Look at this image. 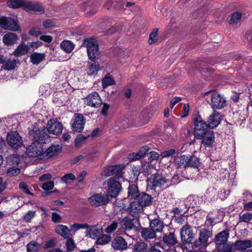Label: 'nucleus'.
Wrapping results in <instances>:
<instances>
[{
    "label": "nucleus",
    "instance_id": "obj_23",
    "mask_svg": "<svg viewBox=\"0 0 252 252\" xmlns=\"http://www.w3.org/2000/svg\"><path fill=\"white\" fill-rule=\"evenodd\" d=\"M18 36L12 32H8L3 37L2 41L7 46H11L16 43Z\"/></svg>",
    "mask_w": 252,
    "mask_h": 252
},
{
    "label": "nucleus",
    "instance_id": "obj_18",
    "mask_svg": "<svg viewBox=\"0 0 252 252\" xmlns=\"http://www.w3.org/2000/svg\"><path fill=\"white\" fill-rule=\"evenodd\" d=\"M128 212L131 216L136 218L143 212V207L135 200L130 203Z\"/></svg>",
    "mask_w": 252,
    "mask_h": 252
},
{
    "label": "nucleus",
    "instance_id": "obj_27",
    "mask_svg": "<svg viewBox=\"0 0 252 252\" xmlns=\"http://www.w3.org/2000/svg\"><path fill=\"white\" fill-rule=\"evenodd\" d=\"M194 124V132L196 131V129H202L207 127V124L201 120V117L199 114L195 115L193 119Z\"/></svg>",
    "mask_w": 252,
    "mask_h": 252
},
{
    "label": "nucleus",
    "instance_id": "obj_9",
    "mask_svg": "<svg viewBox=\"0 0 252 252\" xmlns=\"http://www.w3.org/2000/svg\"><path fill=\"white\" fill-rule=\"evenodd\" d=\"M108 192L111 197H116L120 193L122 187L121 184L115 178L111 177L107 181Z\"/></svg>",
    "mask_w": 252,
    "mask_h": 252
},
{
    "label": "nucleus",
    "instance_id": "obj_17",
    "mask_svg": "<svg viewBox=\"0 0 252 252\" xmlns=\"http://www.w3.org/2000/svg\"><path fill=\"white\" fill-rule=\"evenodd\" d=\"M166 182L165 178L158 173L154 174L148 179V185L152 188L164 186Z\"/></svg>",
    "mask_w": 252,
    "mask_h": 252
},
{
    "label": "nucleus",
    "instance_id": "obj_32",
    "mask_svg": "<svg viewBox=\"0 0 252 252\" xmlns=\"http://www.w3.org/2000/svg\"><path fill=\"white\" fill-rule=\"evenodd\" d=\"M29 50V47L27 45L25 44H21L13 52V54L16 57H19L26 54Z\"/></svg>",
    "mask_w": 252,
    "mask_h": 252
},
{
    "label": "nucleus",
    "instance_id": "obj_34",
    "mask_svg": "<svg viewBox=\"0 0 252 252\" xmlns=\"http://www.w3.org/2000/svg\"><path fill=\"white\" fill-rule=\"evenodd\" d=\"M187 159V156L183 155L177 157L175 159V164L178 168H187L188 165Z\"/></svg>",
    "mask_w": 252,
    "mask_h": 252
},
{
    "label": "nucleus",
    "instance_id": "obj_28",
    "mask_svg": "<svg viewBox=\"0 0 252 252\" xmlns=\"http://www.w3.org/2000/svg\"><path fill=\"white\" fill-rule=\"evenodd\" d=\"M163 241L165 244L168 246H173L178 242L174 233L171 232L164 235L163 237Z\"/></svg>",
    "mask_w": 252,
    "mask_h": 252
},
{
    "label": "nucleus",
    "instance_id": "obj_51",
    "mask_svg": "<svg viewBox=\"0 0 252 252\" xmlns=\"http://www.w3.org/2000/svg\"><path fill=\"white\" fill-rule=\"evenodd\" d=\"M240 222H249L252 220V213L247 212L240 215Z\"/></svg>",
    "mask_w": 252,
    "mask_h": 252
},
{
    "label": "nucleus",
    "instance_id": "obj_56",
    "mask_svg": "<svg viewBox=\"0 0 252 252\" xmlns=\"http://www.w3.org/2000/svg\"><path fill=\"white\" fill-rule=\"evenodd\" d=\"M20 172V168L13 166L8 169L7 173L9 176H16L19 174Z\"/></svg>",
    "mask_w": 252,
    "mask_h": 252
},
{
    "label": "nucleus",
    "instance_id": "obj_21",
    "mask_svg": "<svg viewBox=\"0 0 252 252\" xmlns=\"http://www.w3.org/2000/svg\"><path fill=\"white\" fill-rule=\"evenodd\" d=\"M56 232L63 237L64 239H67L71 236V230L65 225L59 224L55 228Z\"/></svg>",
    "mask_w": 252,
    "mask_h": 252
},
{
    "label": "nucleus",
    "instance_id": "obj_39",
    "mask_svg": "<svg viewBox=\"0 0 252 252\" xmlns=\"http://www.w3.org/2000/svg\"><path fill=\"white\" fill-rule=\"evenodd\" d=\"M100 69V65L99 63H91L88 65V71L87 74L88 75H93L94 74H96L98 71Z\"/></svg>",
    "mask_w": 252,
    "mask_h": 252
},
{
    "label": "nucleus",
    "instance_id": "obj_3",
    "mask_svg": "<svg viewBox=\"0 0 252 252\" xmlns=\"http://www.w3.org/2000/svg\"><path fill=\"white\" fill-rule=\"evenodd\" d=\"M196 138L202 140L201 144L205 147H211L215 141V135L212 130L206 128L196 129L194 132Z\"/></svg>",
    "mask_w": 252,
    "mask_h": 252
},
{
    "label": "nucleus",
    "instance_id": "obj_50",
    "mask_svg": "<svg viewBox=\"0 0 252 252\" xmlns=\"http://www.w3.org/2000/svg\"><path fill=\"white\" fill-rule=\"evenodd\" d=\"M89 227V225L87 223H83V224H78V223H74L72 225H70L71 230L75 232L78 230L83 228H88Z\"/></svg>",
    "mask_w": 252,
    "mask_h": 252
},
{
    "label": "nucleus",
    "instance_id": "obj_54",
    "mask_svg": "<svg viewBox=\"0 0 252 252\" xmlns=\"http://www.w3.org/2000/svg\"><path fill=\"white\" fill-rule=\"evenodd\" d=\"M118 223L116 221H113L105 229V232L107 233H111L114 232L118 227Z\"/></svg>",
    "mask_w": 252,
    "mask_h": 252
},
{
    "label": "nucleus",
    "instance_id": "obj_58",
    "mask_svg": "<svg viewBox=\"0 0 252 252\" xmlns=\"http://www.w3.org/2000/svg\"><path fill=\"white\" fill-rule=\"evenodd\" d=\"M35 212L33 211H28L24 216L23 220L26 222H30L31 220L34 217Z\"/></svg>",
    "mask_w": 252,
    "mask_h": 252
},
{
    "label": "nucleus",
    "instance_id": "obj_61",
    "mask_svg": "<svg viewBox=\"0 0 252 252\" xmlns=\"http://www.w3.org/2000/svg\"><path fill=\"white\" fill-rule=\"evenodd\" d=\"M176 153V150L174 149L165 151L161 153L160 156L162 158H167L170 157Z\"/></svg>",
    "mask_w": 252,
    "mask_h": 252
},
{
    "label": "nucleus",
    "instance_id": "obj_8",
    "mask_svg": "<svg viewBox=\"0 0 252 252\" xmlns=\"http://www.w3.org/2000/svg\"><path fill=\"white\" fill-rule=\"evenodd\" d=\"M8 144L13 149H18L23 145L21 136L16 131L9 132L7 135Z\"/></svg>",
    "mask_w": 252,
    "mask_h": 252
},
{
    "label": "nucleus",
    "instance_id": "obj_59",
    "mask_svg": "<svg viewBox=\"0 0 252 252\" xmlns=\"http://www.w3.org/2000/svg\"><path fill=\"white\" fill-rule=\"evenodd\" d=\"M89 136H84L83 134H78L75 139V145L76 146H79L82 142H83Z\"/></svg>",
    "mask_w": 252,
    "mask_h": 252
},
{
    "label": "nucleus",
    "instance_id": "obj_42",
    "mask_svg": "<svg viewBox=\"0 0 252 252\" xmlns=\"http://www.w3.org/2000/svg\"><path fill=\"white\" fill-rule=\"evenodd\" d=\"M40 248V245L34 241L30 242L27 245L28 252H37Z\"/></svg>",
    "mask_w": 252,
    "mask_h": 252
},
{
    "label": "nucleus",
    "instance_id": "obj_31",
    "mask_svg": "<svg viewBox=\"0 0 252 252\" xmlns=\"http://www.w3.org/2000/svg\"><path fill=\"white\" fill-rule=\"evenodd\" d=\"M133 219H131L128 217H125L122 221V227L126 230H130L134 227Z\"/></svg>",
    "mask_w": 252,
    "mask_h": 252
},
{
    "label": "nucleus",
    "instance_id": "obj_20",
    "mask_svg": "<svg viewBox=\"0 0 252 252\" xmlns=\"http://www.w3.org/2000/svg\"><path fill=\"white\" fill-rule=\"evenodd\" d=\"M111 246L114 250L123 251L127 248V244L123 237L119 236L113 240Z\"/></svg>",
    "mask_w": 252,
    "mask_h": 252
},
{
    "label": "nucleus",
    "instance_id": "obj_16",
    "mask_svg": "<svg viewBox=\"0 0 252 252\" xmlns=\"http://www.w3.org/2000/svg\"><path fill=\"white\" fill-rule=\"evenodd\" d=\"M221 121V116L220 113L214 110L207 119V128H214L218 126Z\"/></svg>",
    "mask_w": 252,
    "mask_h": 252
},
{
    "label": "nucleus",
    "instance_id": "obj_62",
    "mask_svg": "<svg viewBox=\"0 0 252 252\" xmlns=\"http://www.w3.org/2000/svg\"><path fill=\"white\" fill-rule=\"evenodd\" d=\"M62 219V217L60 214L56 212L52 213L51 220L54 223L60 222L61 221Z\"/></svg>",
    "mask_w": 252,
    "mask_h": 252
},
{
    "label": "nucleus",
    "instance_id": "obj_26",
    "mask_svg": "<svg viewBox=\"0 0 252 252\" xmlns=\"http://www.w3.org/2000/svg\"><path fill=\"white\" fill-rule=\"evenodd\" d=\"M128 197L129 199H136L141 193L139 192L138 187L135 184L129 185L128 188Z\"/></svg>",
    "mask_w": 252,
    "mask_h": 252
},
{
    "label": "nucleus",
    "instance_id": "obj_29",
    "mask_svg": "<svg viewBox=\"0 0 252 252\" xmlns=\"http://www.w3.org/2000/svg\"><path fill=\"white\" fill-rule=\"evenodd\" d=\"M7 6L11 8L17 9L22 7L24 9L26 1L24 0H8Z\"/></svg>",
    "mask_w": 252,
    "mask_h": 252
},
{
    "label": "nucleus",
    "instance_id": "obj_64",
    "mask_svg": "<svg viewBox=\"0 0 252 252\" xmlns=\"http://www.w3.org/2000/svg\"><path fill=\"white\" fill-rule=\"evenodd\" d=\"M56 246V241L55 239H52L47 242H46L44 245L43 246V248L44 249H48L51 248Z\"/></svg>",
    "mask_w": 252,
    "mask_h": 252
},
{
    "label": "nucleus",
    "instance_id": "obj_1",
    "mask_svg": "<svg viewBox=\"0 0 252 252\" xmlns=\"http://www.w3.org/2000/svg\"><path fill=\"white\" fill-rule=\"evenodd\" d=\"M204 96H207L206 99H210V101L208 100V102L214 110H220L226 106V99L217 92L208 91L204 94Z\"/></svg>",
    "mask_w": 252,
    "mask_h": 252
},
{
    "label": "nucleus",
    "instance_id": "obj_46",
    "mask_svg": "<svg viewBox=\"0 0 252 252\" xmlns=\"http://www.w3.org/2000/svg\"><path fill=\"white\" fill-rule=\"evenodd\" d=\"M184 204L188 209V210L190 208H195L196 202L194 200V197L193 196H190L186 198Z\"/></svg>",
    "mask_w": 252,
    "mask_h": 252
},
{
    "label": "nucleus",
    "instance_id": "obj_43",
    "mask_svg": "<svg viewBox=\"0 0 252 252\" xmlns=\"http://www.w3.org/2000/svg\"><path fill=\"white\" fill-rule=\"evenodd\" d=\"M111 241V236L109 235H103L97 238L96 241V245H104Z\"/></svg>",
    "mask_w": 252,
    "mask_h": 252
},
{
    "label": "nucleus",
    "instance_id": "obj_4",
    "mask_svg": "<svg viewBox=\"0 0 252 252\" xmlns=\"http://www.w3.org/2000/svg\"><path fill=\"white\" fill-rule=\"evenodd\" d=\"M83 45L87 49L89 59L94 61L96 55L98 54V45L97 41L93 38L86 39L83 42Z\"/></svg>",
    "mask_w": 252,
    "mask_h": 252
},
{
    "label": "nucleus",
    "instance_id": "obj_35",
    "mask_svg": "<svg viewBox=\"0 0 252 252\" xmlns=\"http://www.w3.org/2000/svg\"><path fill=\"white\" fill-rule=\"evenodd\" d=\"M62 49L66 53H70L74 48V44L69 40H63L60 44Z\"/></svg>",
    "mask_w": 252,
    "mask_h": 252
},
{
    "label": "nucleus",
    "instance_id": "obj_11",
    "mask_svg": "<svg viewBox=\"0 0 252 252\" xmlns=\"http://www.w3.org/2000/svg\"><path fill=\"white\" fill-rule=\"evenodd\" d=\"M24 10L32 14H42L44 12V8L38 2L26 1Z\"/></svg>",
    "mask_w": 252,
    "mask_h": 252
},
{
    "label": "nucleus",
    "instance_id": "obj_49",
    "mask_svg": "<svg viewBox=\"0 0 252 252\" xmlns=\"http://www.w3.org/2000/svg\"><path fill=\"white\" fill-rule=\"evenodd\" d=\"M158 29H154L151 33L148 40V43L150 45L155 43L157 41V36L158 33Z\"/></svg>",
    "mask_w": 252,
    "mask_h": 252
},
{
    "label": "nucleus",
    "instance_id": "obj_10",
    "mask_svg": "<svg viewBox=\"0 0 252 252\" xmlns=\"http://www.w3.org/2000/svg\"><path fill=\"white\" fill-rule=\"evenodd\" d=\"M85 123V119L82 114H75L71 122L72 130L78 132H81L84 129Z\"/></svg>",
    "mask_w": 252,
    "mask_h": 252
},
{
    "label": "nucleus",
    "instance_id": "obj_47",
    "mask_svg": "<svg viewBox=\"0 0 252 252\" xmlns=\"http://www.w3.org/2000/svg\"><path fill=\"white\" fill-rule=\"evenodd\" d=\"M242 14L240 12H235L231 15L229 24H235L239 22L241 18Z\"/></svg>",
    "mask_w": 252,
    "mask_h": 252
},
{
    "label": "nucleus",
    "instance_id": "obj_22",
    "mask_svg": "<svg viewBox=\"0 0 252 252\" xmlns=\"http://www.w3.org/2000/svg\"><path fill=\"white\" fill-rule=\"evenodd\" d=\"M62 147L59 145H52L49 147L45 152H43V155L45 158H51L57 155L61 151Z\"/></svg>",
    "mask_w": 252,
    "mask_h": 252
},
{
    "label": "nucleus",
    "instance_id": "obj_25",
    "mask_svg": "<svg viewBox=\"0 0 252 252\" xmlns=\"http://www.w3.org/2000/svg\"><path fill=\"white\" fill-rule=\"evenodd\" d=\"M252 241L250 240H237L234 247L235 250L243 251L252 247Z\"/></svg>",
    "mask_w": 252,
    "mask_h": 252
},
{
    "label": "nucleus",
    "instance_id": "obj_63",
    "mask_svg": "<svg viewBox=\"0 0 252 252\" xmlns=\"http://www.w3.org/2000/svg\"><path fill=\"white\" fill-rule=\"evenodd\" d=\"M127 158L130 161H134L140 159L142 157L138 152L129 154Z\"/></svg>",
    "mask_w": 252,
    "mask_h": 252
},
{
    "label": "nucleus",
    "instance_id": "obj_41",
    "mask_svg": "<svg viewBox=\"0 0 252 252\" xmlns=\"http://www.w3.org/2000/svg\"><path fill=\"white\" fill-rule=\"evenodd\" d=\"M148 248L147 244L144 242H138L133 248L134 252H145Z\"/></svg>",
    "mask_w": 252,
    "mask_h": 252
},
{
    "label": "nucleus",
    "instance_id": "obj_19",
    "mask_svg": "<svg viewBox=\"0 0 252 252\" xmlns=\"http://www.w3.org/2000/svg\"><path fill=\"white\" fill-rule=\"evenodd\" d=\"M136 200L144 208L152 204L153 197L148 193L141 192Z\"/></svg>",
    "mask_w": 252,
    "mask_h": 252
},
{
    "label": "nucleus",
    "instance_id": "obj_24",
    "mask_svg": "<svg viewBox=\"0 0 252 252\" xmlns=\"http://www.w3.org/2000/svg\"><path fill=\"white\" fill-rule=\"evenodd\" d=\"M229 231L228 230H223L218 233L214 239L215 242L217 245L225 243L229 237Z\"/></svg>",
    "mask_w": 252,
    "mask_h": 252
},
{
    "label": "nucleus",
    "instance_id": "obj_44",
    "mask_svg": "<svg viewBox=\"0 0 252 252\" xmlns=\"http://www.w3.org/2000/svg\"><path fill=\"white\" fill-rule=\"evenodd\" d=\"M218 250L219 252H231L232 246L227 243H222L217 245Z\"/></svg>",
    "mask_w": 252,
    "mask_h": 252
},
{
    "label": "nucleus",
    "instance_id": "obj_52",
    "mask_svg": "<svg viewBox=\"0 0 252 252\" xmlns=\"http://www.w3.org/2000/svg\"><path fill=\"white\" fill-rule=\"evenodd\" d=\"M65 246L67 250L69 252L73 251L75 248V244L74 243L73 240L69 237L67 239V241L65 243Z\"/></svg>",
    "mask_w": 252,
    "mask_h": 252
},
{
    "label": "nucleus",
    "instance_id": "obj_7",
    "mask_svg": "<svg viewBox=\"0 0 252 252\" xmlns=\"http://www.w3.org/2000/svg\"><path fill=\"white\" fill-rule=\"evenodd\" d=\"M26 154L29 157L32 158L42 156L43 154V145L33 140L32 143L27 148Z\"/></svg>",
    "mask_w": 252,
    "mask_h": 252
},
{
    "label": "nucleus",
    "instance_id": "obj_53",
    "mask_svg": "<svg viewBox=\"0 0 252 252\" xmlns=\"http://www.w3.org/2000/svg\"><path fill=\"white\" fill-rule=\"evenodd\" d=\"M112 166H108L103 168L102 170L101 175L102 177H108L113 175Z\"/></svg>",
    "mask_w": 252,
    "mask_h": 252
},
{
    "label": "nucleus",
    "instance_id": "obj_14",
    "mask_svg": "<svg viewBox=\"0 0 252 252\" xmlns=\"http://www.w3.org/2000/svg\"><path fill=\"white\" fill-rule=\"evenodd\" d=\"M34 140L43 145V144L50 141V137L45 128L38 129L35 131L34 135Z\"/></svg>",
    "mask_w": 252,
    "mask_h": 252
},
{
    "label": "nucleus",
    "instance_id": "obj_36",
    "mask_svg": "<svg viewBox=\"0 0 252 252\" xmlns=\"http://www.w3.org/2000/svg\"><path fill=\"white\" fill-rule=\"evenodd\" d=\"M44 58L45 56L44 54H40L36 52L32 53L30 56L32 63L36 65L38 64L42 61Z\"/></svg>",
    "mask_w": 252,
    "mask_h": 252
},
{
    "label": "nucleus",
    "instance_id": "obj_12",
    "mask_svg": "<svg viewBox=\"0 0 252 252\" xmlns=\"http://www.w3.org/2000/svg\"><path fill=\"white\" fill-rule=\"evenodd\" d=\"M63 126L62 123L56 119L49 120L47 125V130L54 135L60 134L63 130Z\"/></svg>",
    "mask_w": 252,
    "mask_h": 252
},
{
    "label": "nucleus",
    "instance_id": "obj_33",
    "mask_svg": "<svg viewBox=\"0 0 252 252\" xmlns=\"http://www.w3.org/2000/svg\"><path fill=\"white\" fill-rule=\"evenodd\" d=\"M150 227L154 232H160L163 227V222L158 219H154L150 222Z\"/></svg>",
    "mask_w": 252,
    "mask_h": 252
},
{
    "label": "nucleus",
    "instance_id": "obj_2",
    "mask_svg": "<svg viewBox=\"0 0 252 252\" xmlns=\"http://www.w3.org/2000/svg\"><path fill=\"white\" fill-rule=\"evenodd\" d=\"M212 236V228H204L199 232V237L193 243L191 246L193 249L205 250L208 246V240Z\"/></svg>",
    "mask_w": 252,
    "mask_h": 252
},
{
    "label": "nucleus",
    "instance_id": "obj_15",
    "mask_svg": "<svg viewBox=\"0 0 252 252\" xmlns=\"http://www.w3.org/2000/svg\"><path fill=\"white\" fill-rule=\"evenodd\" d=\"M181 238L183 242L191 243L193 238V234L191 227L186 224L180 230Z\"/></svg>",
    "mask_w": 252,
    "mask_h": 252
},
{
    "label": "nucleus",
    "instance_id": "obj_13",
    "mask_svg": "<svg viewBox=\"0 0 252 252\" xmlns=\"http://www.w3.org/2000/svg\"><path fill=\"white\" fill-rule=\"evenodd\" d=\"M85 103L92 107L98 108L102 103V101L98 94L94 92L90 94L86 97Z\"/></svg>",
    "mask_w": 252,
    "mask_h": 252
},
{
    "label": "nucleus",
    "instance_id": "obj_30",
    "mask_svg": "<svg viewBox=\"0 0 252 252\" xmlns=\"http://www.w3.org/2000/svg\"><path fill=\"white\" fill-rule=\"evenodd\" d=\"M187 162V167L197 168L200 164V159L194 156H188Z\"/></svg>",
    "mask_w": 252,
    "mask_h": 252
},
{
    "label": "nucleus",
    "instance_id": "obj_5",
    "mask_svg": "<svg viewBox=\"0 0 252 252\" xmlns=\"http://www.w3.org/2000/svg\"><path fill=\"white\" fill-rule=\"evenodd\" d=\"M88 201L91 206L97 207L107 204L109 201V195L106 193H96L91 196Z\"/></svg>",
    "mask_w": 252,
    "mask_h": 252
},
{
    "label": "nucleus",
    "instance_id": "obj_55",
    "mask_svg": "<svg viewBox=\"0 0 252 252\" xmlns=\"http://www.w3.org/2000/svg\"><path fill=\"white\" fill-rule=\"evenodd\" d=\"M19 189L22 190L24 192H25V193L27 194H29V195H33V193H32L29 189V188H28V185H27V184L25 182H21L20 184H19Z\"/></svg>",
    "mask_w": 252,
    "mask_h": 252
},
{
    "label": "nucleus",
    "instance_id": "obj_57",
    "mask_svg": "<svg viewBox=\"0 0 252 252\" xmlns=\"http://www.w3.org/2000/svg\"><path fill=\"white\" fill-rule=\"evenodd\" d=\"M229 171L226 168H221L218 177L220 180H224L229 176Z\"/></svg>",
    "mask_w": 252,
    "mask_h": 252
},
{
    "label": "nucleus",
    "instance_id": "obj_38",
    "mask_svg": "<svg viewBox=\"0 0 252 252\" xmlns=\"http://www.w3.org/2000/svg\"><path fill=\"white\" fill-rule=\"evenodd\" d=\"M141 236L145 239H153L156 237V233L151 228H144L141 230Z\"/></svg>",
    "mask_w": 252,
    "mask_h": 252
},
{
    "label": "nucleus",
    "instance_id": "obj_48",
    "mask_svg": "<svg viewBox=\"0 0 252 252\" xmlns=\"http://www.w3.org/2000/svg\"><path fill=\"white\" fill-rule=\"evenodd\" d=\"M112 174L113 175H120L121 174V173L125 167V165L124 164H117L115 165H112Z\"/></svg>",
    "mask_w": 252,
    "mask_h": 252
},
{
    "label": "nucleus",
    "instance_id": "obj_60",
    "mask_svg": "<svg viewBox=\"0 0 252 252\" xmlns=\"http://www.w3.org/2000/svg\"><path fill=\"white\" fill-rule=\"evenodd\" d=\"M54 183L52 181H49L42 184L41 188L45 190H50L53 189Z\"/></svg>",
    "mask_w": 252,
    "mask_h": 252
},
{
    "label": "nucleus",
    "instance_id": "obj_37",
    "mask_svg": "<svg viewBox=\"0 0 252 252\" xmlns=\"http://www.w3.org/2000/svg\"><path fill=\"white\" fill-rule=\"evenodd\" d=\"M21 161L20 157L17 154L10 155L6 158L7 163L12 166L18 165Z\"/></svg>",
    "mask_w": 252,
    "mask_h": 252
},
{
    "label": "nucleus",
    "instance_id": "obj_6",
    "mask_svg": "<svg viewBox=\"0 0 252 252\" xmlns=\"http://www.w3.org/2000/svg\"><path fill=\"white\" fill-rule=\"evenodd\" d=\"M0 27L4 30L12 31H18L20 29L16 19L4 16L0 18Z\"/></svg>",
    "mask_w": 252,
    "mask_h": 252
},
{
    "label": "nucleus",
    "instance_id": "obj_40",
    "mask_svg": "<svg viewBox=\"0 0 252 252\" xmlns=\"http://www.w3.org/2000/svg\"><path fill=\"white\" fill-rule=\"evenodd\" d=\"M17 63V61L16 59H9L7 61H5L3 65V68L5 70H11L13 69Z\"/></svg>",
    "mask_w": 252,
    "mask_h": 252
},
{
    "label": "nucleus",
    "instance_id": "obj_45",
    "mask_svg": "<svg viewBox=\"0 0 252 252\" xmlns=\"http://www.w3.org/2000/svg\"><path fill=\"white\" fill-rule=\"evenodd\" d=\"M113 78L109 75H106L102 79V84L103 88H106L108 86L113 85L114 84Z\"/></svg>",
    "mask_w": 252,
    "mask_h": 252
}]
</instances>
